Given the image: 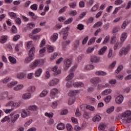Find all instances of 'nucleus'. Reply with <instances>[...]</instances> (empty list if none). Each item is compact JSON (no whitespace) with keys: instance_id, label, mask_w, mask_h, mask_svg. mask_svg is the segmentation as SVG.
Listing matches in <instances>:
<instances>
[{"instance_id":"nucleus-18","label":"nucleus","mask_w":131,"mask_h":131,"mask_svg":"<svg viewBox=\"0 0 131 131\" xmlns=\"http://www.w3.org/2000/svg\"><path fill=\"white\" fill-rule=\"evenodd\" d=\"M96 75H98L99 76H105L107 75V73L102 71H98L95 73Z\"/></svg>"},{"instance_id":"nucleus-51","label":"nucleus","mask_w":131,"mask_h":131,"mask_svg":"<svg viewBox=\"0 0 131 131\" xmlns=\"http://www.w3.org/2000/svg\"><path fill=\"white\" fill-rule=\"evenodd\" d=\"M40 31H41V29L36 28L33 30L32 33L33 34H36V33H38V32H40Z\"/></svg>"},{"instance_id":"nucleus-48","label":"nucleus","mask_w":131,"mask_h":131,"mask_svg":"<svg viewBox=\"0 0 131 131\" xmlns=\"http://www.w3.org/2000/svg\"><path fill=\"white\" fill-rule=\"evenodd\" d=\"M78 46H79V40H77L74 42V49L75 50H76V48H78Z\"/></svg>"},{"instance_id":"nucleus-31","label":"nucleus","mask_w":131,"mask_h":131,"mask_svg":"<svg viewBox=\"0 0 131 131\" xmlns=\"http://www.w3.org/2000/svg\"><path fill=\"white\" fill-rule=\"evenodd\" d=\"M126 37H127V33L125 32L122 33L121 35V40L122 41H124V40L126 39Z\"/></svg>"},{"instance_id":"nucleus-59","label":"nucleus","mask_w":131,"mask_h":131,"mask_svg":"<svg viewBox=\"0 0 131 131\" xmlns=\"http://www.w3.org/2000/svg\"><path fill=\"white\" fill-rule=\"evenodd\" d=\"M20 105V104L19 102H14V101H12V107L14 108V107H19Z\"/></svg>"},{"instance_id":"nucleus-7","label":"nucleus","mask_w":131,"mask_h":131,"mask_svg":"<svg viewBox=\"0 0 131 131\" xmlns=\"http://www.w3.org/2000/svg\"><path fill=\"white\" fill-rule=\"evenodd\" d=\"M123 100H124V97L123 96L120 95L116 98V103L120 105L123 102Z\"/></svg>"},{"instance_id":"nucleus-23","label":"nucleus","mask_w":131,"mask_h":131,"mask_svg":"<svg viewBox=\"0 0 131 131\" xmlns=\"http://www.w3.org/2000/svg\"><path fill=\"white\" fill-rule=\"evenodd\" d=\"M26 77V75L23 73H18L17 74V77L19 79H23L24 78Z\"/></svg>"},{"instance_id":"nucleus-5","label":"nucleus","mask_w":131,"mask_h":131,"mask_svg":"<svg viewBox=\"0 0 131 131\" xmlns=\"http://www.w3.org/2000/svg\"><path fill=\"white\" fill-rule=\"evenodd\" d=\"M71 59H66L64 60V66L63 67V69L64 70L66 71V70H68V68H69V67H70L71 65Z\"/></svg>"},{"instance_id":"nucleus-55","label":"nucleus","mask_w":131,"mask_h":131,"mask_svg":"<svg viewBox=\"0 0 131 131\" xmlns=\"http://www.w3.org/2000/svg\"><path fill=\"white\" fill-rule=\"evenodd\" d=\"M37 4H33L31 6L30 8L31 10H33V11H36L37 10Z\"/></svg>"},{"instance_id":"nucleus-50","label":"nucleus","mask_w":131,"mask_h":131,"mask_svg":"<svg viewBox=\"0 0 131 131\" xmlns=\"http://www.w3.org/2000/svg\"><path fill=\"white\" fill-rule=\"evenodd\" d=\"M66 10H67V7L64 6L59 10V11H58V13L59 14H62V13H64V12H66Z\"/></svg>"},{"instance_id":"nucleus-38","label":"nucleus","mask_w":131,"mask_h":131,"mask_svg":"<svg viewBox=\"0 0 131 131\" xmlns=\"http://www.w3.org/2000/svg\"><path fill=\"white\" fill-rule=\"evenodd\" d=\"M58 39V34L55 33L51 37V40L52 41H56Z\"/></svg>"},{"instance_id":"nucleus-58","label":"nucleus","mask_w":131,"mask_h":131,"mask_svg":"<svg viewBox=\"0 0 131 131\" xmlns=\"http://www.w3.org/2000/svg\"><path fill=\"white\" fill-rule=\"evenodd\" d=\"M22 46L23 45L21 43L16 45L15 46V51H16V52H19V49L22 48Z\"/></svg>"},{"instance_id":"nucleus-20","label":"nucleus","mask_w":131,"mask_h":131,"mask_svg":"<svg viewBox=\"0 0 131 131\" xmlns=\"http://www.w3.org/2000/svg\"><path fill=\"white\" fill-rule=\"evenodd\" d=\"M35 53V48L34 47H32L29 52V56H31V57H33V56H34Z\"/></svg>"},{"instance_id":"nucleus-16","label":"nucleus","mask_w":131,"mask_h":131,"mask_svg":"<svg viewBox=\"0 0 131 131\" xmlns=\"http://www.w3.org/2000/svg\"><path fill=\"white\" fill-rule=\"evenodd\" d=\"M28 109L30 111H37L38 110V106L36 105H30L28 107Z\"/></svg>"},{"instance_id":"nucleus-29","label":"nucleus","mask_w":131,"mask_h":131,"mask_svg":"<svg viewBox=\"0 0 131 131\" xmlns=\"http://www.w3.org/2000/svg\"><path fill=\"white\" fill-rule=\"evenodd\" d=\"M62 34L63 36V39H67V36H68V30H63L62 31Z\"/></svg>"},{"instance_id":"nucleus-63","label":"nucleus","mask_w":131,"mask_h":131,"mask_svg":"<svg viewBox=\"0 0 131 131\" xmlns=\"http://www.w3.org/2000/svg\"><path fill=\"white\" fill-rule=\"evenodd\" d=\"M6 96H7L6 97L8 100H13V99H14V97L9 94L8 92H6Z\"/></svg>"},{"instance_id":"nucleus-49","label":"nucleus","mask_w":131,"mask_h":131,"mask_svg":"<svg viewBox=\"0 0 131 131\" xmlns=\"http://www.w3.org/2000/svg\"><path fill=\"white\" fill-rule=\"evenodd\" d=\"M73 21V18L70 17L66 21L64 22V24H70V23H72Z\"/></svg>"},{"instance_id":"nucleus-12","label":"nucleus","mask_w":131,"mask_h":131,"mask_svg":"<svg viewBox=\"0 0 131 131\" xmlns=\"http://www.w3.org/2000/svg\"><path fill=\"white\" fill-rule=\"evenodd\" d=\"M91 61L92 63H98V62H100V57L93 56L91 57Z\"/></svg>"},{"instance_id":"nucleus-52","label":"nucleus","mask_w":131,"mask_h":131,"mask_svg":"<svg viewBox=\"0 0 131 131\" xmlns=\"http://www.w3.org/2000/svg\"><path fill=\"white\" fill-rule=\"evenodd\" d=\"M110 40V36H106L103 42V45H106Z\"/></svg>"},{"instance_id":"nucleus-1","label":"nucleus","mask_w":131,"mask_h":131,"mask_svg":"<svg viewBox=\"0 0 131 131\" xmlns=\"http://www.w3.org/2000/svg\"><path fill=\"white\" fill-rule=\"evenodd\" d=\"M122 116L124 118V122L128 123L131 120V111L128 110L125 111V112L122 114Z\"/></svg>"},{"instance_id":"nucleus-41","label":"nucleus","mask_w":131,"mask_h":131,"mask_svg":"<svg viewBox=\"0 0 131 131\" xmlns=\"http://www.w3.org/2000/svg\"><path fill=\"white\" fill-rule=\"evenodd\" d=\"M74 102H75V97H71L70 98L69 100V105H72V104H74Z\"/></svg>"},{"instance_id":"nucleus-17","label":"nucleus","mask_w":131,"mask_h":131,"mask_svg":"<svg viewBox=\"0 0 131 131\" xmlns=\"http://www.w3.org/2000/svg\"><path fill=\"white\" fill-rule=\"evenodd\" d=\"M8 40V36L3 35L1 37L0 42L1 43H5Z\"/></svg>"},{"instance_id":"nucleus-30","label":"nucleus","mask_w":131,"mask_h":131,"mask_svg":"<svg viewBox=\"0 0 131 131\" xmlns=\"http://www.w3.org/2000/svg\"><path fill=\"white\" fill-rule=\"evenodd\" d=\"M101 120V116L99 115H96L93 118V121L94 122H99Z\"/></svg>"},{"instance_id":"nucleus-39","label":"nucleus","mask_w":131,"mask_h":131,"mask_svg":"<svg viewBox=\"0 0 131 131\" xmlns=\"http://www.w3.org/2000/svg\"><path fill=\"white\" fill-rule=\"evenodd\" d=\"M36 88L34 86H30L28 89V92L33 93L35 92Z\"/></svg>"},{"instance_id":"nucleus-33","label":"nucleus","mask_w":131,"mask_h":131,"mask_svg":"<svg viewBox=\"0 0 131 131\" xmlns=\"http://www.w3.org/2000/svg\"><path fill=\"white\" fill-rule=\"evenodd\" d=\"M9 60L11 63L12 64H16L17 60H16V59L12 56L9 57Z\"/></svg>"},{"instance_id":"nucleus-19","label":"nucleus","mask_w":131,"mask_h":131,"mask_svg":"<svg viewBox=\"0 0 131 131\" xmlns=\"http://www.w3.org/2000/svg\"><path fill=\"white\" fill-rule=\"evenodd\" d=\"M31 98V93H27L23 95V98L25 100H28Z\"/></svg>"},{"instance_id":"nucleus-45","label":"nucleus","mask_w":131,"mask_h":131,"mask_svg":"<svg viewBox=\"0 0 131 131\" xmlns=\"http://www.w3.org/2000/svg\"><path fill=\"white\" fill-rule=\"evenodd\" d=\"M96 41V37L92 38L88 42V45L91 46V45H93L94 42Z\"/></svg>"},{"instance_id":"nucleus-46","label":"nucleus","mask_w":131,"mask_h":131,"mask_svg":"<svg viewBox=\"0 0 131 131\" xmlns=\"http://www.w3.org/2000/svg\"><path fill=\"white\" fill-rule=\"evenodd\" d=\"M66 127L68 131H72L73 130V127L70 124H67Z\"/></svg>"},{"instance_id":"nucleus-28","label":"nucleus","mask_w":131,"mask_h":131,"mask_svg":"<svg viewBox=\"0 0 131 131\" xmlns=\"http://www.w3.org/2000/svg\"><path fill=\"white\" fill-rule=\"evenodd\" d=\"M73 77H74V73H70L66 78V80H67V81H69V80H71V79H72V78H73Z\"/></svg>"},{"instance_id":"nucleus-53","label":"nucleus","mask_w":131,"mask_h":131,"mask_svg":"<svg viewBox=\"0 0 131 131\" xmlns=\"http://www.w3.org/2000/svg\"><path fill=\"white\" fill-rule=\"evenodd\" d=\"M11 77H7L5 79H4L3 81V83H8L9 81H11Z\"/></svg>"},{"instance_id":"nucleus-42","label":"nucleus","mask_w":131,"mask_h":131,"mask_svg":"<svg viewBox=\"0 0 131 131\" xmlns=\"http://www.w3.org/2000/svg\"><path fill=\"white\" fill-rule=\"evenodd\" d=\"M114 106H111L106 110V113H108V114H110V113L114 111Z\"/></svg>"},{"instance_id":"nucleus-6","label":"nucleus","mask_w":131,"mask_h":131,"mask_svg":"<svg viewBox=\"0 0 131 131\" xmlns=\"http://www.w3.org/2000/svg\"><path fill=\"white\" fill-rule=\"evenodd\" d=\"M102 81V79L100 77H95L90 80V82L91 83L93 84H97L98 83H100Z\"/></svg>"},{"instance_id":"nucleus-62","label":"nucleus","mask_w":131,"mask_h":131,"mask_svg":"<svg viewBox=\"0 0 131 131\" xmlns=\"http://www.w3.org/2000/svg\"><path fill=\"white\" fill-rule=\"evenodd\" d=\"M122 69H123V67L122 66H119L115 71L116 73H119L120 71H122Z\"/></svg>"},{"instance_id":"nucleus-25","label":"nucleus","mask_w":131,"mask_h":131,"mask_svg":"<svg viewBox=\"0 0 131 131\" xmlns=\"http://www.w3.org/2000/svg\"><path fill=\"white\" fill-rule=\"evenodd\" d=\"M107 50V47L104 46L102 48H101L100 51L98 52L99 55H104L105 52Z\"/></svg>"},{"instance_id":"nucleus-2","label":"nucleus","mask_w":131,"mask_h":131,"mask_svg":"<svg viewBox=\"0 0 131 131\" xmlns=\"http://www.w3.org/2000/svg\"><path fill=\"white\" fill-rule=\"evenodd\" d=\"M31 115V112L30 111H27L25 109H23L21 113V118H26L28 116Z\"/></svg>"},{"instance_id":"nucleus-24","label":"nucleus","mask_w":131,"mask_h":131,"mask_svg":"<svg viewBox=\"0 0 131 131\" xmlns=\"http://www.w3.org/2000/svg\"><path fill=\"white\" fill-rule=\"evenodd\" d=\"M32 60H33V56H29V57H27L25 59V63H26V64H28V63H30V62L32 61Z\"/></svg>"},{"instance_id":"nucleus-10","label":"nucleus","mask_w":131,"mask_h":131,"mask_svg":"<svg viewBox=\"0 0 131 131\" xmlns=\"http://www.w3.org/2000/svg\"><path fill=\"white\" fill-rule=\"evenodd\" d=\"M58 69V66H56L54 67H53L52 69V71H53L54 73V75H59V74H61V70Z\"/></svg>"},{"instance_id":"nucleus-4","label":"nucleus","mask_w":131,"mask_h":131,"mask_svg":"<svg viewBox=\"0 0 131 131\" xmlns=\"http://www.w3.org/2000/svg\"><path fill=\"white\" fill-rule=\"evenodd\" d=\"M129 50H130V46H128L126 48L122 49L119 52L120 56H121L122 55H126V54L129 52Z\"/></svg>"},{"instance_id":"nucleus-13","label":"nucleus","mask_w":131,"mask_h":131,"mask_svg":"<svg viewBox=\"0 0 131 131\" xmlns=\"http://www.w3.org/2000/svg\"><path fill=\"white\" fill-rule=\"evenodd\" d=\"M95 69V66L93 64H89L85 66L84 67V70L86 71H90V70H93V69Z\"/></svg>"},{"instance_id":"nucleus-26","label":"nucleus","mask_w":131,"mask_h":131,"mask_svg":"<svg viewBox=\"0 0 131 131\" xmlns=\"http://www.w3.org/2000/svg\"><path fill=\"white\" fill-rule=\"evenodd\" d=\"M27 27L29 28V29H33L35 27V24L34 23H29L27 25Z\"/></svg>"},{"instance_id":"nucleus-34","label":"nucleus","mask_w":131,"mask_h":131,"mask_svg":"<svg viewBox=\"0 0 131 131\" xmlns=\"http://www.w3.org/2000/svg\"><path fill=\"white\" fill-rule=\"evenodd\" d=\"M47 48L48 53H53V52H54V48H53L50 45H48L47 46Z\"/></svg>"},{"instance_id":"nucleus-14","label":"nucleus","mask_w":131,"mask_h":131,"mask_svg":"<svg viewBox=\"0 0 131 131\" xmlns=\"http://www.w3.org/2000/svg\"><path fill=\"white\" fill-rule=\"evenodd\" d=\"M112 93V90L111 89H108L106 90H104L102 93L101 95L102 96H107V95H110Z\"/></svg>"},{"instance_id":"nucleus-37","label":"nucleus","mask_w":131,"mask_h":131,"mask_svg":"<svg viewBox=\"0 0 131 131\" xmlns=\"http://www.w3.org/2000/svg\"><path fill=\"white\" fill-rule=\"evenodd\" d=\"M48 93H49V92L48 91L43 90L40 93V97H41V98H43V97H46V96H47V95H48Z\"/></svg>"},{"instance_id":"nucleus-40","label":"nucleus","mask_w":131,"mask_h":131,"mask_svg":"<svg viewBox=\"0 0 131 131\" xmlns=\"http://www.w3.org/2000/svg\"><path fill=\"white\" fill-rule=\"evenodd\" d=\"M18 83L17 81L11 82L7 84L8 88H13L14 85H16Z\"/></svg>"},{"instance_id":"nucleus-27","label":"nucleus","mask_w":131,"mask_h":131,"mask_svg":"<svg viewBox=\"0 0 131 131\" xmlns=\"http://www.w3.org/2000/svg\"><path fill=\"white\" fill-rule=\"evenodd\" d=\"M57 128L59 130H62L65 128V125L62 123L58 124L57 126Z\"/></svg>"},{"instance_id":"nucleus-15","label":"nucleus","mask_w":131,"mask_h":131,"mask_svg":"<svg viewBox=\"0 0 131 131\" xmlns=\"http://www.w3.org/2000/svg\"><path fill=\"white\" fill-rule=\"evenodd\" d=\"M41 73H42V69L41 68L38 69L35 72V76L36 77H39L41 75Z\"/></svg>"},{"instance_id":"nucleus-43","label":"nucleus","mask_w":131,"mask_h":131,"mask_svg":"<svg viewBox=\"0 0 131 131\" xmlns=\"http://www.w3.org/2000/svg\"><path fill=\"white\" fill-rule=\"evenodd\" d=\"M24 86L23 85V84H19V85H18L14 87V90L15 91H19V90L23 89Z\"/></svg>"},{"instance_id":"nucleus-57","label":"nucleus","mask_w":131,"mask_h":131,"mask_svg":"<svg viewBox=\"0 0 131 131\" xmlns=\"http://www.w3.org/2000/svg\"><path fill=\"white\" fill-rule=\"evenodd\" d=\"M76 5V3L72 2L69 4V6L70 8H72V9H75Z\"/></svg>"},{"instance_id":"nucleus-11","label":"nucleus","mask_w":131,"mask_h":131,"mask_svg":"<svg viewBox=\"0 0 131 131\" xmlns=\"http://www.w3.org/2000/svg\"><path fill=\"white\" fill-rule=\"evenodd\" d=\"M77 94H79V90L71 91L69 93L68 95L70 97H73L74 96H76Z\"/></svg>"},{"instance_id":"nucleus-35","label":"nucleus","mask_w":131,"mask_h":131,"mask_svg":"<svg viewBox=\"0 0 131 131\" xmlns=\"http://www.w3.org/2000/svg\"><path fill=\"white\" fill-rule=\"evenodd\" d=\"M117 42H118V39H117L116 36H114L113 37H112L111 43H116Z\"/></svg>"},{"instance_id":"nucleus-22","label":"nucleus","mask_w":131,"mask_h":131,"mask_svg":"<svg viewBox=\"0 0 131 131\" xmlns=\"http://www.w3.org/2000/svg\"><path fill=\"white\" fill-rule=\"evenodd\" d=\"M105 128H106V124L103 123H101L98 126L99 130H104Z\"/></svg>"},{"instance_id":"nucleus-44","label":"nucleus","mask_w":131,"mask_h":131,"mask_svg":"<svg viewBox=\"0 0 131 131\" xmlns=\"http://www.w3.org/2000/svg\"><path fill=\"white\" fill-rule=\"evenodd\" d=\"M69 15L70 16H76L77 15V12L76 10H72L69 12Z\"/></svg>"},{"instance_id":"nucleus-56","label":"nucleus","mask_w":131,"mask_h":131,"mask_svg":"<svg viewBox=\"0 0 131 131\" xmlns=\"http://www.w3.org/2000/svg\"><path fill=\"white\" fill-rule=\"evenodd\" d=\"M86 109H88V110H90V111H94L95 110V107L88 105L86 106Z\"/></svg>"},{"instance_id":"nucleus-21","label":"nucleus","mask_w":131,"mask_h":131,"mask_svg":"<svg viewBox=\"0 0 131 131\" xmlns=\"http://www.w3.org/2000/svg\"><path fill=\"white\" fill-rule=\"evenodd\" d=\"M75 88H79V86H84V84L81 82H76L73 84Z\"/></svg>"},{"instance_id":"nucleus-47","label":"nucleus","mask_w":131,"mask_h":131,"mask_svg":"<svg viewBox=\"0 0 131 131\" xmlns=\"http://www.w3.org/2000/svg\"><path fill=\"white\" fill-rule=\"evenodd\" d=\"M111 99H112V97L111 96L108 95L104 99V100L106 103H109L110 101H111Z\"/></svg>"},{"instance_id":"nucleus-8","label":"nucleus","mask_w":131,"mask_h":131,"mask_svg":"<svg viewBox=\"0 0 131 131\" xmlns=\"http://www.w3.org/2000/svg\"><path fill=\"white\" fill-rule=\"evenodd\" d=\"M57 83H59V79H53L49 82L48 84L50 86H55Z\"/></svg>"},{"instance_id":"nucleus-61","label":"nucleus","mask_w":131,"mask_h":131,"mask_svg":"<svg viewBox=\"0 0 131 131\" xmlns=\"http://www.w3.org/2000/svg\"><path fill=\"white\" fill-rule=\"evenodd\" d=\"M10 116H6L2 120V122H5V121H10Z\"/></svg>"},{"instance_id":"nucleus-54","label":"nucleus","mask_w":131,"mask_h":131,"mask_svg":"<svg viewBox=\"0 0 131 131\" xmlns=\"http://www.w3.org/2000/svg\"><path fill=\"white\" fill-rule=\"evenodd\" d=\"M45 115L47 117H49V118L51 119V118H53V116L54 115V114L53 113H46L45 114Z\"/></svg>"},{"instance_id":"nucleus-64","label":"nucleus","mask_w":131,"mask_h":131,"mask_svg":"<svg viewBox=\"0 0 131 131\" xmlns=\"http://www.w3.org/2000/svg\"><path fill=\"white\" fill-rule=\"evenodd\" d=\"M33 73H29L27 76L28 79H32L33 78Z\"/></svg>"},{"instance_id":"nucleus-32","label":"nucleus","mask_w":131,"mask_h":131,"mask_svg":"<svg viewBox=\"0 0 131 131\" xmlns=\"http://www.w3.org/2000/svg\"><path fill=\"white\" fill-rule=\"evenodd\" d=\"M58 94V89L56 88H54L51 91V96H56Z\"/></svg>"},{"instance_id":"nucleus-36","label":"nucleus","mask_w":131,"mask_h":131,"mask_svg":"<svg viewBox=\"0 0 131 131\" xmlns=\"http://www.w3.org/2000/svg\"><path fill=\"white\" fill-rule=\"evenodd\" d=\"M11 32L12 33V34H15L17 33V28H16V27L15 26H12L11 30Z\"/></svg>"},{"instance_id":"nucleus-3","label":"nucleus","mask_w":131,"mask_h":131,"mask_svg":"<svg viewBox=\"0 0 131 131\" xmlns=\"http://www.w3.org/2000/svg\"><path fill=\"white\" fill-rule=\"evenodd\" d=\"M37 66H40V60L36 59L30 64L29 68L31 69H35Z\"/></svg>"},{"instance_id":"nucleus-9","label":"nucleus","mask_w":131,"mask_h":131,"mask_svg":"<svg viewBox=\"0 0 131 131\" xmlns=\"http://www.w3.org/2000/svg\"><path fill=\"white\" fill-rule=\"evenodd\" d=\"M13 114H11L10 116L11 117V122L14 123L15 122H16V121H17V120H18V118H19V117H20V115L19 114H16L14 116V117H13Z\"/></svg>"},{"instance_id":"nucleus-60","label":"nucleus","mask_w":131,"mask_h":131,"mask_svg":"<svg viewBox=\"0 0 131 131\" xmlns=\"http://www.w3.org/2000/svg\"><path fill=\"white\" fill-rule=\"evenodd\" d=\"M119 30H120V28L119 27H115L113 30V33H117Z\"/></svg>"}]
</instances>
